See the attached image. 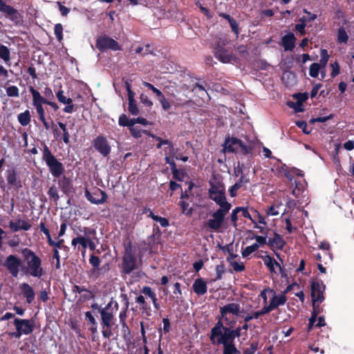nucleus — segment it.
Segmentation results:
<instances>
[{"instance_id":"nucleus-40","label":"nucleus","mask_w":354,"mask_h":354,"mask_svg":"<svg viewBox=\"0 0 354 354\" xmlns=\"http://www.w3.org/2000/svg\"><path fill=\"white\" fill-rule=\"evenodd\" d=\"M0 58L5 62H8L10 59V53L7 46L0 45Z\"/></svg>"},{"instance_id":"nucleus-11","label":"nucleus","mask_w":354,"mask_h":354,"mask_svg":"<svg viewBox=\"0 0 354 354\" xmlns=\"http://www.w3.org/2000/svg\"><path fill=\"white\" fill-rule=\"evenodd\" d=\"M93 146L104 157H107L111 153V146L103 136H97L93 141Z\"/></svg>"},{"instance_id":"nucleus-42","label":"nucleus","mask_w":354,"mask_h":354,"mask_svg":"<svg viewBox=\"0 0 354 354\" xmlns=\"http://www.w3.org/2000/svg\"><path fill=\"white\" fill-rule=\"evenodd\" d=\"M6 95L10 97H18L19 96V90L16 86H9L6 88Z\"/></svg>"},{"instance_id":"nucleus-27","label":"nucleus","mask_w":354,"mask_h":354,"mask_svg":"<svg viewBox=\"0 0 354 354\" xmlns=\"http://www.w3.org/2000/svg\"><path fill=\"white\" fill-rule=\"evenodd\" d=\"M29 91L30 92L32 96V105H40L47 104L48 100L41 96L40 93L37 90H36L33 86H30L29 87Z\"/></svg>"},{"instance_id":"nucleus-44","label":"nucleus","mask_w":354,"mask_h":354,"mask_svg":"<svg viewBox=\"0 0 354 354\" xmlns=\"http://www.w3.org/2000/svg\"><path fill=\"white\" fill-rule=\"evenodd\" d=\"M181 212L183 214H185L187 216H190L193 213V209L192 207L189 208V203L183 200L180 201L179 203Z\"/></svg>"},{"instance_id":"nucleus-43","label":"nucleus","mask_w":354,"mask_h":354,"mask_svg":"<svg viewBox=\"0 0 354 354\" xmlns=\"http://www.w3.org/2000/svg\"><path fill=\"white\" fill-rule=\"evenodd\" d=\"M47 242L50 246L54 247V249H57V250L58 249H62V248H66V246L64 245V239H59L57 241H54L51 237H49Z\"/></svg>"},{"instance_id":"nucleus-58","label":"nucleus","mask_w":354,"mask_h":354,"mask_svg":"<svg viewBox=\"0 0 354 354\" xmlns=\"http://www.w3.org/2000/svg\"><path fill=\"white\" fill-rule=\"evenodd\" d=\"M334 118V115L333 114H330L327 116H325V117H317V118H313L310 120V122L311 123H315V122H326V121L329 120H331Z\"/></svg>"},{"instance_id":"nucleus-4","label":"nucleus","mask_w":354,"mask_h":354,"mask_svg":"<svg viewBox=\"0 0 354 354\" xmlns=\"http://www.w3.org/2000/svg\"><path fill=\"white\" fill-rule=\"evenodd\" d=\"M124 252L122 257L121 273L122 275L130 274L137 268V258L136 248L131 241L123 243Z\"/></svg>"},{"instance_id":"nucleus-3","label":"nucleus","mask_w":354,"mask_h":354,"mask_svg":"<svg viewBox=\"0 0 354 354\" xmlns=\"http://www.w3.org/2000/svg\"><path fill=\"white\" fill-rule=\"evenodd\" d=\"M235 323V321H231L225 326L221 318L218 317V322L210 330L209 339L212 344L224 345L234 342L232 335V325Z\"/></svg>"},{"instance_id":"nucleus-53","label":"nucleus","mask_w":354,"mask_h":354,"mask_svg":"<svg viewBox=\"0 0 354 354\" xmlns=\"http://www.w3.org/2000/svg\"><path fill=\"white\" fill-rule=\"evenodd\" d=\"M158 100L160 103L161 106L165 111H167L171 109V104L169 102V101L167 99H166L165 95L161 98L158 99Z\"/></svg>"},{"instance_id":"nucleus-31","label":"nucleus","mask_w":354,"mask_h":354,"mask_svg":"<svg viewBox=\"0 0 354 354\" xmlns=\"http://www.w3.org/2000/svg\"><path fill=\"white\" fill-rule=\"evenodd\" d=\"M134 97L135 95L128 97V111L132 115H137L140 113V110Z\"/></svg>"},{"instance_id":"nucleus-15","label":"nucleus","mask_w":354,"mask_h":354,"mask_svg":"<svg viewBox=\"0 0 354 354\" xmlns=\"http://www.w3.org/2000/svg\"><path fill=\"white\" fill-rule=\"evenodd\" d=\"M262 260L263 261L264 265L268 269L269 272L271 274H277L275 270V267L279 268L280 274L283 275V268L280 266V264L275 260L274 258L272 257L269 254H266V256L261 257Z\"/></svg>"},{"instance_id":"nucleus-49","label":"nucleus","mask_w":354,"mask_h":354,"mask_svg":"<svg viewBox=\"0 0 354 354\" xmlns=\"http://www.w3.org/2000/svg\"><path fill=\"white\" fill-rule=\"evenodd\" d=\"M139 99L140 102L143 104L146 107L150 109L152 108L153 103L145 93H141L140 95Z\"/></svg>"},{"instance_id":"nucleus-38","label":"nucleus","mask_w":354,"mask_h":354,"mask_svg":"<svg viewBox=\"0 0 354 354\" xmlns=\"http://www.w3.org/2000/svg\"><path fill=\"white\" fill-rule=\"evenodd\" d=\"M223 354H240V351L236 347L234 342L223 345Z\"/></svg>"},{"instance_id":"nucleus-1","label":"nucleus","mask_w":354,"mask_h":354,"mask_svg":"<svg viewBox=\"0 0 354 354\" xmlns=\"http://www.w3.org/2000/svg\"><path fill=\"white\" fill-rule=\"evenodd\" d=\"M221 192L222 194H215L209 196V198L219 206V208L212 214V218L209 219L207 222V226L212 232H220V229L224 223L225 215L232 207L231 204L227 201L225 190L221 191Z\"/></svg>"},{"instance_id":"nucleus-64","label":"nucleus","mask_w":354,"mask_h":354,"mask_svg":"<svg viewBox=\"0 0 354 354\" xmlns=\"http://www.w3.org/2000/svg\"><path fill=\"white\" fill-rule=\"evenodd\" d=\"M296 125L299 128L301 129L303 132L305 134H309L310 133V130L308 129V124L305 121L301 120V121H297Z\"/></svg>"},{"instance_id":"nucleus-17","label":"nucleus","mask_w":354,"mask_h":354,"mask_svg":"<svg viewBox=\"0 0 354 354\" xmlns=\"http://www.w3.org/2000/svg\"><path fill=\"white\" fill-rule=\"evenodd\" d=\"M58 185L63 192V193L66 196H69L70 194L74 193L75 192L72 183V180L70 178L66 176L65 175L59 178Z\"/></svg>"},{"instance_id":"nucleus-63","label":"nucleus","mask_w":354,"mask_h":354,"mask_svg":"<svg viewBox=\"0 0 354 354\" xmlns=\"http://www.w3.org/2000/svg\"><path fill=\"white\" fill-rule=\"evenodd\" d=\"M216 277L215 280H220L222 279L223 274L225 272L223 264L217 265L216 267Z\"/></svg>"},{"instance_id":"nucleus-19","label":"nucleus","mask_w":354,"mask_h":354,"mask_svg":"<svg viewBox=\"0 0 354 354\" xmlns=\"http://www.w3.org/2000/svg\"><path fill=\"white\" fill-rule=\"evenodd\" d=\"M21 293L26 299L27 304H30L32 303L35 298V292L33 288L28 283H22L19 285Z\"/></svg>"},{"instance_id":"nucleus-34","label":"nucleus","mask_w":354,"mask_h":354,"mask_svg":"<svg viewBox=\"0 0 354 354\" xmlns=\"http://www.w3.org/2000/svg\"><path fill=\"white\" fill-rule=\"evenodd\" d=\"M57 124L62 131V140L66 145H68L70 143V134L67 129L66 124L62 122H58Z\"/></svg>"},{"instance_id":"nucleus-18","label":"nucleus","mask_w":354,"mask_h":354,"mask_svg":"<svg viewBox=\"0 0 354 354\" xmlns=\"http://www.w3.org/2000/svg\"><path fill=\"white\" fill-rule=\"evenodd\" d=\"M286 243L283 236L276 232H274L272 238L268 239V245L272 251L275 249L282 250Z\"/></svg>"},{"instance_id":"nucleus-23","label":"nucleus","mask_w":354,"mask_h":354,"mask_svg":"<svg viewBox=\"0 0 354 354\" xmlns=\"http://www.w3.org/2000/svg\"><path fill=\"white\" fill-rule=\"evenodd\" d=\"M89 263L93 267V269L91 270V276L96 279L99 277L100 274L101 268H99L101 261L97 256L94 254H91L89 258Z\"/></svg>"},{"instance_id":"nucleus-48","label":"nucleus","mask_w":354,"mask_h":354,"mask_svg":"<svg viewBox=\"0 0 354 354\" xmlns=\"http://www.w3.org/2000/svg\"><path fill=\"white\" fill-rule=\"evenodd\" d=\"M63 104H66L63 109L64 112L71 113L75 111V105L73 104V100L71 98H66Z\"/></svg>"},{"instance_id":"nucleus-33","label":"nucleus","mask_w":354,"mask_h":354,"mask_svg":"<svg viewBox=\"0 0 354 354\" xmlns=\"http://www.w3.org/2000/svg\"><path fill=\"white\" fill-rule=\"evenodd\" d=\"M303 12L304 13L306 14L307 16H303L300 17L298 21L302 24H306V26H308V23L314 21L317 17L316 14L312 13L306 8H304Z\"/></svg>"},{"instance_id":"nucleus-41","label":"nucleus","mask_w":354,"mask_h":354,"mask_svg":"<svg viewBox=\"0 0 354 354\" xmlns=\"http://www.w3.org/2000/svg\"><path fill=\"white\" fill-rule=\"evenodd\" d=\"M48 195L49 196V198L53 200L55 203H57L59 199L57 189L55 185H52L49 188L48 191Z\"/></svg>"},{"instance_id":"nucleus-61","label":"nucleus","mask_w":354,"mask_h":354,"mask_svg":"<svg viewBox=\"0 0 354 354\" xmlns=\"http://www.w3.org/2000/svg\"><path fill=\"white\" fill-rule=\"evenodd\" d=\"M290 107L295 109L296 112H303L304 111L303 103L299 102L288 103Z\"/></svg>"},{"instance_id":"nucleus-25","label":"nucleus","mask_w":354,"mask_h":354,"mask_svg":"<svg viewBox=\"0 0 354 354\" xmlns=\"http://www.w3.org/2000/svg\"><path fill=\"white\" fill-rule=\"evenodd\" d=\"M111 306V302H109L104 308L100 310L101 324L113 323V314L109 310Z\"/></svg>"},{"instance_id":"nucleus-52","label":"nucleus","mask_w":354,"mask_h":354,"mask_svg":"<svg viewBox=\"0 0 354 354\" xmlns=\"http://www.w3.org/2000/svg\"><path fill=\"white\" fill-rule=\"evenodd\" d=\"M320 56H321V59H320L319 64L324 67L327 64L328 61L330 57L329 55L328 54L327 50L322 49L321 52H320Z\"/></svg>"},{"instance_id":"nucleus-29","label":"nucleus","mask_w":354,"mask_h":354,"mask_svg":"<svg viewBox=\"0 0 354 354\" xmlns=\"http://www.w3.org/2000/svg\"><path fill=\"white\" fill-rule=\"evenodd\" d=\"M349 40V36L346 28L341 26L337 29L336 41L339 44H346Z\"/></svg>"},{"instance_id":"nucleus-6","label":"nucleus","mask_w":354,"mask_h":354,"mask_svg":"<svg viewBox=\"0 0 354 354\" xmlns=\"http://www.w3.org/2000/svg\"><path fill=\"white\" fill-rule=\"evenodd\" d=\"M222 151L225 153H240L242 155H248L252 153V148L246 145L241 140L231 137L227 134L225 138L224 143L222 145Z\"/></svg>"},{"instance_id":"nucleus-54","label":"nucleus","mask_w":354,"mask_h":354,"mask_svg":"<svg viewBox=\"0 0 354 354\" xmlns=\"http://www.w3.org/2000/svg\"><path fill=\"white\" fill-rule=\"evenodd\" d=\"M174 158H175L169 157L167 156L165 157V163L169 165L172 173H176L177 171L176 165L174 161Z\"/></svg>"},{"instance_id":"nucleus-12","label":"nucleus","mask_w":354,"mask_h":354,"mask_svg":"<svg viewBox=\"0 0 354 354\" xmlns=\"http://www.w3.org/2000/svg\"><path fill=\"white\" fill-rule=\"evenodd\" d=\"M86 199L93 204L100 205L106 202L108 196L106 192L99 188L91 193L88 189L85 190Z\"/></svg>"},{"instance_id":"nucleus-62","label":"nucleus","mask_w":354,"mask_h":354,"mask_svg":"<svg viewBox=\"0 0 354 354\" xmlns=\"http://www.w3.org/2000/svg\"><path fill=\"white\" fill-rule=\"evenodd\" d=\"M332 72L330 73L331 77H335L339 73L340 67L337 62H335L330 64Z\"/></svg>"},{"instance_id":"nucleus-37","label":"nucleus","mask_w":354,"mask_h":354,"mask_svg":"<svg viewBox=\"0 0 354 354\" xmlns=\"http://www.w3.org/2000/svg\"><path fill=\"white\" fill-rule=\"evenodd\" d=\"M113 323L110 324H101L102 326V336L106 339H109L113 335L112 326Z\"/></svg>"},{"instance_id":"nucleus-45","label":"nucleus","mask_w":354,"mask_h":354,"mask_svg":"<svg viewBox=\"0 0 354 354\" xmlns=\"http://www.w3.org/2000/svg\"><path fill=\"white\" fill-rule=\"evenodd\" d=\"M77 244H79V245H80L82 246V249L84 250V252H85V251H86L87 248L85 245V241L83 239V236L79 235L77 237L73 238L72 239L71 245L74 248H75Z\"/></svg>"},{"instance_id":"nucleus-46","label":"nucleus","mask_w":354,"mask_h":354,"mask_svg":"<svg viewBox=\"0 0 354 354\" xmlns=\"http://www.w3.org/2000/svg\"><path fill=\"white\" fill-rule=\"evenodd\" d=\"M54 34L57 39L62 42L63 40V26L61 24H57L54 27Z\"/></svg>"},{"instance_id":"nucleus-32","label":"nucleus","mask_w":354,"mask_h":354,"mask_svg":"<svg viewBox=\"0 0 354 354\" xmlns=\"http://www.w3.org/2000/svg\"><path fill=\"white\" fill-rule=\"evenodd\" d=\"M17 120L21 126L26 127L28 125L31 121V115L30 111L27 109L23 113H19L17 115Z\"/></svg>"},{"instance_id":"nucleus-24","label":"nucleus","mask_w":354,"mask_h":354,"mask_svg":"<svg viewBox=\"0 0 354 354\" xmlns=\"http://www.w3.org/2000/svg\"><path fill=\"white\" fill-rule=\"evenodd\" d=\"M192 288L194 292L198 296L204 295L207 291V283L202 278H198L194 280Z\"/></svg>"},{"instance_id":"nucleus-10","label":"nucleus","mask_w":354,"mask_h":354,"mask_svg":"<svg viewBox=\"0 0 354 354\" xmlns=\"http://www.w3.org/2000/svg\"><path fill=\"white\" fill-rule=\"evenodd\" d=\"M95 45L96 48L100 52H104L107 50H111L113 51L122 50L121 46L117 41L106 35H100L98 37L96 40Z\"/></svg>"},{"instance_id":"nucleus-9","label":"nucleus","mask_w":354,"mask_h":354,"mask_svg":"<svg viewBox=\"0 0 354 354\" xmlns=\"http://www.w3.org/2000/svg\"><path fill=\"white\" fill-rule=\"evenodd\" d=\"M0 264L7 269L12 277L17 278L19 271H21L22 259L16 254H10Z\"/></svg>"},{"instance_id":"nucleus-13","label":"nucleus","mask_w":354,"mask_h":354,"mask_svg":"<svg viewBox=\"0 0 354 354\" xmlns=\"http://www.w3.org/2000/svg\"><path fill=\"white\" fill-rule=\"evenodd\" d=\"M240 313V305L236 303H230L225 305L223 307H220V313L221 316L218 317H221V319H223L225 322V324H227L229 321L228 317H227V314H232L234 315L238 316Z\"/></svg>"},{"instance_id":"nucleus-56","label":"nucleus","mask_w":354,"mask_h":354,"mask_svg":"<svg viewBox=\"0 0 354 354\" xmlns=\"http://www.w3.org/2000/svg\"><path fill=\"white\" fill-rule=\"evenodd\" d=\"M131 136L135 138H140L142 137V133L144 132L140 127H131L129 128Z\"/></svg>"},{"instance_id":"nucleus-20","label":"nucleus","mask_w":354,"mask_h":354,"mask_svg":"<svg viewBox=\"0 0 354 354\" xmlns=\"http://www.w3.org/2000/svg\"><path fill=\"white\" fill-rule=\"evenodd\" d=\"M297 38L294 33L288 32L281 37V46L283 48L285 51H292L295 48V41Z\"/></svg>"},{"instance_id":"nucleus-51","label":"nucleus","mask_w":354,"mask_h":354,"mask_svg":"<svg viewBox=\"0 0 354 354\" xmlns=\"http://www.w3.org/2000/svg\"><path fill=\"white\" fill-rule=\"evenodd\" d=\"M240 207H236L234 209L230 214V220L232 223L233 227H236L237 226V221H238V213L241 212Z\"/></svg>"},{"instance_id":"nucleus-35","label":"nucleus","mask_w":354,"mask_h":354,"mask_svg":"<svg viewBox=\"0 0 354 354\" xmlns=\"http://www.w3.org/2000/svg\"><path fill=\"white\" fill-rule=\"evenodd\" d=\"M85 317L91 325L90 328L91 332L93 335L95 334L97 332V326L95 317L90 311L85 313Z\"/></svg>"},{"instance_id":"nucleus-36","label":"nucleus","mask_w":354,"mask_h":354,"mask_svg":"<svg viewBox=\"0 0 354 354\" xmlns=\"http://www.w3.org/2000/svg\"><path fill=\"white\" fill-rule=\"evenodd\" d=\"M121 325H122V329H121L122 336L124 342L127 344H129V343H131V338H132V336L131 334V330H130L127 323H123Z\"/></svg>"},{"instance_id":"nucleus-14","label":"nucleus","mask_w":354,"mask_h":354,"mask_svg":"<svg viewBox=\"0 0 354 354\" xmlns=\"http://www.w3.org/2000/svg\"><path fill=\"white\" fill-rule=\"evenodd\" d=\"M325 286L318 281H313L311 283V298L313 302L322 303L324 299V290Z\"/></svg>"},{"instance_id":"nucleus-8","label":"nucleus","mask_w":354,"mask_h":354,"mask_svg":"<svg viewBox=\"0 0 354 354\" xmlns=\"http://www.w3.org/2000/svg\"><path fill=\"white\" fill-rule=\"evenodd\" d=\"M13 324L16 328V331L11 333L10 335L18 339L22 335L32 333L35 328V323L32 319L15 318Z\"/></svg>"},{"instance_id":"nucleus-57","label":"nucleus","mask_w":354,"mask_h":354,"mask_svg":"<svg viewBox=\"0 0 354 354\" xmlns=\"http://www.w3.org/2000/svg\"><path fill=\"white\" fill-rule=\"evenodd\" d=\"M293 97L297 100V102H304L308 98V94L307 93H297L294 94Z\"/></svg>"},{"instance_id":"nucleus-50","label":"nucleus","mask_w":354,"mask_h":354,"mask_svg":"<svg viewBox=\"0 0 354 354\" xmlns=\"http://www.w3.org/2000/svg\"><path fill=\"white\" fill-rule=\"evenodd\" d=\"M319 70H320V64L318 63H313L310 66L309 75L312 77H317L319 75Z\"/></svg>"},{"instance_id":"nucleus-28","label":"nucleus","mask_w":354,"mask_h":354,"mask_svg":"<svg viewBox=\"0 0 354 354\" xmlns=\"http://www.w3.org/2000/svg\"><path fill=\"white\" fill-rule=\"evenodd\" d=\"M287 298L285 295H277L274 291H273V297L271 299L270 304L273 310L278 308L279 306H283L286 304Z\"/></svg>"},{"instance_id":"nucleus-47","label":"nucleus","mask_w":354,"mask_h":354,"mask_svg":"<svg viewBox=\"0 0 354 354\" xmlns=\"http://www.w3.org/2000/svg\"><path fill=\"white\" fill-rule=\"evenodd\" d=\"M151 218L153 221L158 222L163 227H166L169 225L168 219L165 217H161L160 216L155 215L154 214H151Z\"/></svg>"},{"instance_id":"nucleus-22","label":"nucleus","mask_w":354,"mask_h":354,"mask_svg":"<svg viewBox=\"0 0 354 354\" xmlns=\"http://www.w3.org/2000/svg\"><path fill=\"white\" fill-rule=\"evenodd\" d=\"M9 227L12 232H17L19 230H29L31 228V225L25 220L18 219L16 221H10Z\"/></svg>"},{"instance_id":"nucleus-2","label":"nucleus","mask_w":354,"mask_h":354,"mask_svg":"<svg viewBox=\"0 0 354 354\" xmlns=\"http://www.w3.org/2000/svg\"><path fill=\"white\" fill-rule=\"evenodd\" d=\"M23 274L35 278H40L45 272L42 268V261L37 254L28 248L21 250Z\"/></svg>"},{"instance_id":"nucleus-60","label":"nucleus","mask_w":354,"mask_h":354,"mask_svg":"<svg viewBox=\"0 0 354 354\" xmlns=\"http://www.w3.org/2000/svg\"><path fill=\"white\" fill-rule=\"evenodd\" d=\"M84 233V236L92 237L96 235V230L89 227H84L82 230H80Z\"/></svg>"},{"instance_id":"nucleus-21","label":"nucleus","mask_w":354,"mask_h":354,"mask_svg":"<svg viewBox=\"0 0 354 354\" xmlns=\"http://www.w3.org/2000/svg\"><path fill=\"white\" fill-rule=\"evenodd\" d=\"M6 179L8 184L13 187L19 189L22 187L21 181L19 178L17 172L13 168L6 171Z\"/></svg>"},{"instance_id":"nucleus-26","label":"nucleus","mask_w":354,"mask_h":354,"mask_svg":"<svg viewBox=\"0 0 354 354\" xmlns=\"http://www.w3.org/2000/svg\"><path fill=\"white\" fill-rule=\"evenodd\" d=\"M210 187L208 189V195L212 196L215 194H221V191L225 190L224 183L222 181L217 180L213 182L212 180L209 181Z\"/></svg>"},{"instance_id":"nucleus-39","label":"nucleus","mask_w":354,"mask_h":354,"mask_svg":"<svg viewBox=\"0 0 354 354\" xmlns=\"http://www.w3.org/2000/svg\"><path fill=\"white\" fill-rule=\"evenodd\" d=\"M259 248V245L258 243H253L251 245L247 246L241 252L242 257H248L252 252H254L256 250H257Z\"/></svg>"},{"instance_id":"nucleus-55","label":"nucleus","mask_w":354,"mask_h":354,"mask_svg":"<svg viewBox=\"0 0 354 354\" xmlns=\"http://www.w3.org/2000/svg\"><path fill=\"white\" fill-rule=\"evenodd\" d=\"M258 349V342H252L250 344V347L245 348L243 351V354H254L256 351Z\"/></svg>"},{"instance_id":"nucleus-7","label":"nucleus","mask_w":354,"mask_h":354,"mask_svg":"<svg viewBox=\"0 0 354 354\" xmlns=\"http://www.w3.org/2000/svg\"><path fill=\"white\" fill-rule=\"evenodd\" d=\"M225 41L219 39L214 45L213 53L214 57L223 64H228L236 60V57L232 51L225 48Z\"/></svg>"},{"instance_id":"nucleus-16","label":"nucleus","mask_w":354,"mask_h":354,"mask_svg":"<svg viewBox=\"0 0 354 354\" xmlns=\"http://www.w3.org/2000/svg\"><path fill=\"white\" fill-rule=\"evenodd\" d=\"M0 12L6 14L11 21L17 22L19 19V13L11 6L7 5L3 0H0Z\"/></svg>"},{"instance_id":"nucleus-5","label":"nucleus","mask_w":354,"mask_h":354,"mask_svg":"<svg viewBox=\"0 0 354 354\" xmlns=\"http://www.w3.org/2000/svg\"><path fill=\"white\" fill-rule=\"evenodd\" d=\"M42 160L45 161L53 177L59 178L62 176L65 171L63 164L56 158L46 144L42 150Z\"/></svg>"},{"instance_id":"nucleus-59","label":"nucleus","mask_w":354,"mask_h":354,"mask_svg":"<svg viewBox=\"0 0 354 354\" xmlns=\"http://www.w3.org/2000/svg\"><path fill=\"white\" fill-rule=\"evenodd\" d=\"M306 24H302L301 22H299V24H297L295 26V30L299 32V35L303 36L306 34Z\"/></svg>"},{"instance_id":"nucleus-30","label":"nucleus","mask_w":354,"mask_h":354,"mask_svg":"<svg viewBox=\"0 0 354 354\" xmlns=\"http://www.w3.org/2000/svg\"><path fill=\"white\" fill-rule=\"evenodd\" d=\"M153 231V234L147 238V248H151L156 243V238H160L161 236V232L158 226L154 225Z\"/></svg>"}]
</instances>
